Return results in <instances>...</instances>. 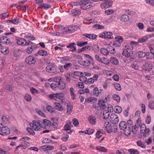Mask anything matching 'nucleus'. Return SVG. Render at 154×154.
<instances>
[{"label": "nucleus", "instance_id": "obj_1", "mask_svg": "<svg viewBox=\"0 0 154 154\" xmlns=\"http://www.w3.org/2000/svg\"><path fill=\"white\" fill-rule=\"evenodd\" d=\"M105 130L108 133H115L117 131V127L115 125H111L109 121H106L104 124Z\"/></svg>", "mask_w": 154, "mask_h": 154}, {"label": "nucleus", "instance_id": "obj_2", "mask_svg": "<svg viewBox=\"0 0 154 154\" xmlns=\"http://www.w3.org/2000/svg\"><path fill=\"white\" fill-rule=\"evenodd\" d=\"M48 97L51 99L56 101L59 99L61 100L62 101L64 100L66 98L65 94L62 93L50 94L48 95Z\"/></svg>", "mask_w": 154, "mask_h": 154}, {"label": "nucleus", "instance_id": "obj_3", "mask_svg": "<svg viewBox=\"0 0 154 154\" xmlns=\"http://www.w3.org/2000/svg\"><path fill=\"white\" fill-rule=\"evenodd\" d=\"M29 125L31 128L35 131H38L42 127H44L42 124V121L39 120L33 121L32 123Z\"/></svg>", "mask_w": 154, "mask_h": 154}, {"label": "nucleus", "instance_id": "obj_4", "mask_svg": "<svg viewBox=\"0 0 154 154\" xmlns=\"http://www.w3.org/2000/svg\"><path fill=\"white\" fill-rule=\"evenodd\" d=\"M99 37L104 39H112L113 38V33L111 32H103L100 33Z\"/></svg>", "mask_w": 154, "mask_h": 154}, {"label": "nucleus", "instance_id": "obj_5", "mask_svg": "<svg viewBox=\"0 0 154 154\" xmlns=\"http://www.w3.org/2000/svg\"><path fill=\"white\" fill-rule=\"evenodd\" d=\"M0 131L2 135H7L10 133V129L6 126H3L2 123H0Z\"/></svg>", "mask_w": 154, "mask_h": 154}, {"label": "nucleus", "instance_id": "obj_6", "mask_svg": "<svg viewBox=\"0 0 154 154\" xmlns=\"http://www.w3.org/2000/svg\"><path fill=\"white\" fill-rule=\"evenodd\" d=\"M91 7L90 0H85L81 2V8L84 10L90 8Z\"/></svg>", "mask_w": 154, "mask_h": 154}, {"label": "nucleus", "instance_id": "obj_7", "mask_svg": "<svg viewBox=\"0 0 154 154\" xmlns=\"http://www.w3.org/2000/svg\"><path fill=\"white\" fill-rule=\"evenodd\" d=\"M46 71L51 73H54L56 72L55 65L53 63H49L48 64L46 68Z\"/></svg>", "mask_w": 154, "mask_h": 154}, {"label": "nucleus", "instance_id": "obj_8", "mask_svg": "<svg viewBox=\"0 0 154 154\" xmlns=\"http://www.w3.org/2000/svg\"><path fill=\"white\" fill-rule=\"evenodd\" d=\"M110 119L111 122L114 124H117L119 121L118 116L114 113L110 115Z\"/></svg>", "mask_w": 154, "mask_h": 154}, {"label": "nucleus", "instance_id": "obj_9", "mask_svg": "<svg viewBox=\"0 0 154 154\" xmlns=\"http://www.w3.org/2000/svg\"><path fill=\"white\" fill-rule=\"evenodd\" d=\"M140 131L141 133H143V136H146V135L149 133L150 130L149 128H147L146 125L144 124H142L140 127Z\"/></svg>", "mask_w": 154, "mask_h": 154}, {"label": "nucleus", "instance_id": "obj_10", "mask_svg": "<svg viewBox=\"0 0 154 154\" xmlns=\"http://www.w3.org/2000/svg\"><path fill=\"white\" fill-rule=\"evenodd\" d=\"M26 61L28 64L32 65L34 64L36 62V60L34 57L29 56L26 58Z\"/></svg>", "mask_w": 154, "mask_h": 154}, {"label": "nucleus", "instance_id": "obj_11", "mask_svg": "<svg viewBox=\"0 0 154 154\" xmlns=\"http://www.w3.org/2000/svg\"><path fill=\"white\" fill-rule=\"evenodd\" d=\"M71 122L70 121H69L68 122L64 127V129L65 131H68L67 133L68 134H71V133L73 131V130H71Z\"/></svg>", "mask_w": 154, "mask_h": 154}, {"label": "nucleus", "instance_id": "obj_12", "mask_svg": "<svg viewBox=\"0 0 154 154\" xmlns=\"http://www.w3.org/2000/svg\"><path fill=\"white\" fill-rule=\"evenodd\" d=\"M30 43H32V42H26V41L25 40V39L23 38H20L17 41V44L18 45H30Z\"/></svg>", "mask_w": 154, "mask_h": 154}, {"label": "nucleus", "instance_id": "obj_13", "mask_svg": "<svg viewBox=\"0 0 154 154\" xmlns=\"http://www.w3.org/2000/svg\"><path fill=\"white\" fill-rule=\"evenodd\" d=\"M152 67L153 65L152 63L150 62H146L143 67V69L145 71H149L152 69Z\"/></svg>", "mask_w": 154, "mask_h": 154}, {"label": "nucleus", "instance_id": "obj_14", "mask_svg": "<svg viewBox=\"0 0 154 154\" xmlns=\"http://www.w3.org/2000/svg\"><path fill=\"white\" fill-rule=\"evenodd\" d=\"M97 99L93 97H89L87 98L85 100V102L94 104L97 103Z\"/></svg>", "mask_w": 154, "mask_h": 154}, {"label": "nucleus", "instance_id": "obj_15", "mask_svg": "<svg viewBox=\"0 0 154 154\" xmlns=\"http://www.w3.org/2000/svg\"><path fill=\"white\" fill-rule=\"evenodd\" d=\"M66 87V83L62 81L57 84V88L60 90L65 89Z\"/></svg>", "mask_w": 154, "mask_h": 154}, {"label": "nucleus", "instance_id": "obj_16", "mask_svg": "<svg viewBox=\"0 0 154 154\" xmlns=\"http://www.w3.org/2000/svg\"><path fill=\"white\" fill-rule=\"evenodd\" d=\"M81 13V11L79 9H75L72 10L70 13L71 15L72 16H77L79 15Z\"/></svg>", "mask_w": 154, "mask_h": 154}, {"label": "nucleus", "instance_id": "obj_17", "mask_svg": "<svg viewBox=\"0 0 154 154\" xmlns=\"http://www.w3.org/2000/svg\"><path fill=\"white\" fill-rule=\"evenodd\" d=\"M119 128L121 130H123L129 126L124 121L121 122L119 124Z\"/></svg>", "mask_w": 154, "mask_h": 154}, {"label": "nucleus", "instance_id": "obj_18", "mask_svg": "<svg viewBox=\"0 0 154 154\" xmlns=\"http://www.w3.org/2000/svg\"><path fill=\"white\" fill-rule=\"evenodd\" d=\"M120 20L122 22H126L128 21L130 19L129 17L126 14H123L120 18Z\"/></svg>", "mask_w": 154, "mask_h": 154}, {"label": "nucleus", "instance_id": "obj_19", "mask_svg": "<svg viewBox=\"0 0 154 154\" xmlns=\"http://www.w3.org/2000/svg\"><path fill=\"white\" fill-rule=\"evenodd\" d=\"M88 120L90 123L92 125H95L96 122V117L91 115L89 116Z\"/></svg>", "mask_w": 154, "mask_h": 154}, {"label": "nucleus", "instance_id": "obj_20", "mask_svg": "<svg viewBox=\"0 0 154 154\" xmlns=\"http://www.w3.org/2000/svg\"><path fill=\"white\" fill-rule=\"evenodd\" d=\"M42 124L44 127H42V128H46V126H50L51 122L48 120L44 119L43 121H42Z\"/></svg>", "mask_w": 154, "mask_h": 154}, {"label": "nucleus", "instance_id": "obj_21", "mask_svg": "<svg viewBox=\"0 0 154 154\" xmlns=\"http://www.w3.org/2000/svg\"><path fill=\"white\" fill-rule=\"evenodd\" d=\"M1 42L3 44H8L10 42V39L6 37H2L1 38Z\"/></svg>", "mask_w": 154, "mask_h": 154}, {"label": "nucleus", "instance_id": "obj_22", "mask_svg": "<svg viewBox=\"0 0 154 154\" xmlns=\"http://www.w3.org/2000/svg\"><path fill=\"white\" fill-rule=\"evenodd\" d=\"M124 134V135L127 136H129L131 133V128L129 126H128V127L123 130Z\"/></svg>", "mask_w": 154, "mask_h": 154}, {"label": "nucleus", "instance_id": "obj_23", "mask_svg": "<svg viewBox=\"0 0 154 154\" xmlns=\"http://www.w3.org/2000/svg\"><path fill=\"white\" fill-rule=\"evenodd\" d=\"M54 104L55 105V108L57 110L60 111H62L63 110V107L60 103L55 102Z\"/></svg>", "mask_w": 154, "mask_h": 154}, {"label": "nucleus", "instance_id": "obj_24", "mask_svg": "<svg viewBox=\"0 0 154 154\" xmlns=\"http://www.w3.org/2000/svg\"><path fill=\"white\" fill-rule=\"evenodd\" d=\"M153 49H151L150 50V52H147L146 54V58L148 59H151L154 57V52L152 51V52L151 50Z\"/></svg>", "mask_w": 154, "mask_h": 154}, {"label": "nucleus", "instance_id": "obj_25", "mask_svg": "<svg viewBox=\"0 0 154 154\" xmlns=\"http://www.w3.org/2000/svg\"><path fill=\"white\" fill-rule=\"evenodd\" d=\"M84 36L87 38L91 39H95L97 37V35L93 34H86L84 35Z\"/></svg>", "mask_w": 154, "mask_h": 154}, {"label": "nucleus", "instance_id": "obj_26", "mask_svg": "<svg viewBox=\"0 0 154 154\" xmlns=\"http://www.w3.org/2000/svg\"><path fill=\"white\" fill-rule=\"evenodd\" d=\"M75 43H72V44H69V45L66 46V47L67 48H70L71 49H72V50H69V51L72 52H74L76 50V49L75 45Z\"/></svg>", "mask_w": 154, "mask_h": 154}, {"label": "nucleus", "instance_id": "obj_27", "mask_svg": "<svg viewBox=\"0 0 154 154\" xmlns=\"http://www.w3.org/2000/svg\"><path fill=\"white\" fill-rule=\"evenodd\" d=\"M109 61L112 64L114 65H117L119 63V60L116 57H111L110 58Z\"/></svg>", "mask_w": 154, "mask_h": 154}, {"label": "nucleus", "instance_id": "obj_28", "mask_svg": "<svg viewBox=\"0 0 154 154\" xmlns=\"http://www.w3.org/2000/svg\"><path fill=\"white\" fill-rule=\"evenodd\" d=\"M20 20L19 18L16 17L13 19L9 20H8V21L9 23H12L14 24H17L20 23Z\"/></svg>", "mask_w": 154, "mask_h": 154}, {"label": "nucleus", "instance_id": "obj_29", "mask_svg": "<svg viewBox=\"0 0 154 154\" xmlns=\"http://www.w3.org/2000/svg\"><path fill=\"white\" fill-rule=\"evenodd\" d=\"M73 109L72 106L71 105L70 103H68L66 106V113L68 114H70L72 111Z\"/></svg>", "mask_w": 154, "mask_h": 154}, {"label": "nucleus", "instance_id": "obj_30", "mask_svg": "<svg viewBox=\"0 0 154 154\" xmlns=\"http://www.w3.org/2000/svg\"><path fill=\"white\" fill-rule=\"evenodd\" d=\"M35 48V46L33 45H31L27 48L26 50V52L28 54H30Z\"/></svg>", "mask_w": 154, "mask_h": 154}, {"label": "nucleus", "instance_id": "obj_31", "mask_svg": "<svg viewBox=\"0 0 154 154\" xmlns=\"http://www.w3.org/2000/svg\"><path fill=\"white\" fill-rule=\"evenodd\" d=\"M99 91H100V92H99L98 89L97 87L94 88L93 91V94L96 96H98L99 95V94L101 92H102L103 91L102 89H100Z\"/></svg>", "mask_w": 154, "mask_h": 154}, {"label": "nucleus", "instance_id": "obj_32", "mask_svg": "<svg viewBox=\"0 0 154 154\" xmlns=\"http://www.w3.org/2000/svg\"><path fill=\"white\" fill-rule=\"evenodd\" d=\"M51 7L50 5L46 4H41L38 5L39 8H41L45 10H47L50 8Z\"/></svg>", "mask_w": 154, "mask_h": 154}, {"label": "nucleus", "instance_id": "obj_33", "mask_svg": "<svg viewBox=\"0 0 154 154\" xmlns=\"http://www.w3.org/2000/svg\"><path fill=\"white\" fill-rule=\"evenodd\" d=\"M84 56L88 60V61L89 62L90 61V63L92 64H93V63H94V61L93 59L91 56L89 54H84Z\"/></svg>", "mask_w": 154, "mask_h": 154}, {"label": "nucleus", "instance_id": "obj_34", "mask_svg": "<svg viewBox=\"0 0 154 154\" xmlns=\"http://www.w3.org/2000/svg\"><path fill=\"white\" fill-rule=\"evenodd\" d=\"M100 52L102 54L105 56H107L109 54V51L104 48H101L100 50Z\"/></svg>", "mask_w": 154, "mask_h": 154}, {"label": "nucleus", "instance_id": "obj_35", "mask_svg": "<svg viewBox=\"0 0 154 154\" xmlns=\"http://www.w3.org/2000/svg\"><path fill=\"white\" fill-rule=\"evenodd\" d=\"M128 152L130 154H139L140 152L137 149H128Z\"/></svg>", "mask_w": 154, "mask_h": 154}, {"label": "nucleus", "instance_id": "obj_36", "mask_svg": "<svg viewBox=\"0 0 154 154\" xmlns=\"http://www.w3.org/2000/svg\"><path fill=\"white\" fill-rule=\"evenodd\" d=\"M98 105L101 109H104L106 108L105 102L103 100H100L98 101Z\"/></svg>", "mask_w": 154, "mask_h": 154}, {"label": "nucleus", "instance_id": "obj_37", "mask_svg": "<svg viewBox=\"0 0 154 154\" xmlns=\"http://www.w3.org/2000/svg\"><path fill=\"white\" fill-rule=\"evenodd\" d=\"M79 63L82 65L86 66H89L90 65V61L88 62L85 60L80 61L79 62Z\"/></svg>", "mask_w": 154, "mask_h": 154}, {"label": "nucleus", "instance_id": "obj_38", "mask_svg": "<svg viewBox=\"0 0 154 154\" xmlns=\"http://www.w3.org/2000/svg\"><path fill=\"white\" fill-rule=\"evenodd\" d=\"M2 123L4 124H6L9 122V119L5 116H2L1 117Z\"/></svg>", "mask_w": 154, "mask_h": 154}, {"label": "nucleus", "instance_id": "obj_39", "mask_svg": "<svg viewBox=\"0 0 154 154\" xmlns=\"http://www.w3.org/2000/svg\"><path fill=\"white\" fill-rule=\"evenodd\" d=\"M114 111L117 113H120L122 111V108L118 106H116L114 108Z\"/></svg>", "mask_w": 154, "mask_h": 154}, {"label": "nucleus", "instance_id": "obj_40", "mask_svg": "<svg viewBox=\"0 0 154 154\" xmlns=\"http://www.w3.org/2000/svg\"><path fill=\"white\" fill-rule=\"evenodd\" d=\"M101 62L106 65L109 64L110 63L109 60L107 58L105 57L101 58Z\"/></svg>", "mask_w": 154, "mask_h": 154}, {"label": "nucleus", "instance_id": "obj_41", "mask_svg": "<svg viewBox=\"0 0 154 154\" xmlns=\"http://www.w3.org/2000/svg\"><path fill=\"white\" fill-rule=\"evenodd\" d=\"M127 49H124L122 53V54L125 57H128L129 56V53L130 51V49L128 48H127Z\"/></svg>", "mask_w": 154, "mask_h": 154}, {"label": "nucleus", "instance_id": "obj_42", "mask_svg": "<svg viewBox=\"0 0 154 154\" xmlns=\"http://www.w3.org/2000/svg\"><path fill=\"white\" fill-rule=\"evenodd\" d=\"M35 111L40 116L45 118L46 117V116L44 112L40 109L38 108L35 109Z\"/></svg>", "mask_w": 154, "mask_h": 154}, {"label": "nucleus", "instance_id": "obj_43", "mask_svg": "<svg viewBox=\"0 0 154 154\" xmlns=\"http://www.w3.org/2000/svg\"><path fill=\"white\" fill-rule=\"evenodd\" d=\"M83 22L85 23H94V21L93 20H92L91 19L85 18L84 19Z\"/></svg>", "mask_w": 154, "mask_h": 154}, {"label": "nucleus", "instance_id": "obj_44", "mask_svg": "<svg viewBox=\"0 0 154 154\" xmlns=\"http://www.w3.org/2000/svg\"><path fill=\"white\" fill-rule=\"evenodd\" d=\"M21 53L22 52L20 49H16L14 52V55L16 57H19Z\"/></svg>", "mask_w": 154, "mask_h": 154}, {"label": "nucleus", "instance_id": "obj_45", "mask_svg": "<svg viewBox=\"0 0 154 154\" xmlns=\"http://www.w3.org/2000/svg\"><path fill=\"white\" fill-rule=\"evenodd\" d=\"M147 38V36L139 38L138 40V42L140 43L146 42L148 40Z\"/></svg>", "mask_w": 154, "mask_h": 154}, {"label": "nucleus", "instance_id": "obj_46", "mask_svg": "<svg viewBox=\"0 0 154 154\" xmlns=\"http://www.w3.org/2000/svg\"><path fill=\"white\" fill-rule=\"evenodd\" d=\"M110 115L109 112L107 110H105L103 113V118L105 119L108 118Z\"/></svg>", "mask_w": 154, "mask_h": 154}, {"label": "nucleus", "instance_id": "obj_47", "mask_svg": "<svg viewBox=\"0 0 154 154\" xmlns=\"http://www.w3.org/2000/svg\"><path fill=\"white\" fill-rule=\"evenodd\" d=\"M24 99L27 101L29 102H30L32 99L31 96L28 94H26L24 96Z\"/></svg>", "mask_w": 154, "mask_h": 154}, {"label": "nucleus", "instance_id": "obj_48", "mask_svg": "<svg viewBox=\"0 0 154 154\" xmlns=\"http://www.w3.org/2000/svg\"><path fill=\"white\" fill-rule=\"evenodd\" d=\"M1 52L4 54H7L8 53L9 51L8 48L3 47L1 48Z\"/></svg>", "mask_w": 154, "mask_h": 154}, {"label": "nucleus", "instance_id": "obj_49", "mask_svg": "<svg viewBox=\"0 0 154 154\" xmlns=\"http://www.w3.org/2000/svg\"><path fill=\"white\" fill-rule=\"evenodd\" d=\"M9 16V14L8 12H5L0 14V19H5L7 18Z\"/></svg>", "mask_w": 154, "mask_h": 154}, {"label": "nucleus", "instance_id": "obj_50", "mask_svg": "<svg viewBox=\"0 0 154 154\" xmlns=\"http://www.w3.org/2000/svg\"><path fill=\"white\" fill-rule=\"evenodd\" d=\"M60 32L61 34H64L66 32L69 33V27H63V28H61Z\"/></svg>", "mask_w": 154, "mask_h": 154}, {"label": "nucleus", "instance_id": "obj_51", "mask_svg": "<svg viewBox=\"0 0 154 154\" xmlns=\"http://www.w3.org/2000/svg\"><path fill=\"white\" fill-rule=\"evenodd\" d=\"M112 98L118 103L120 102V98L119 95L117 94H114L112 96Z\"/></svg>", "mask_w": 154, "mask_h": 154}, {"label": "nucleus", "instance_id": "obj_52", "mask_svg": "<svg viewBox=\"0 0 154 154\" xmlns=\"http://www.w3.org/2000/svg\"><path fill=\"white\" fill-rule=\"evenodd\" d=\"M65 76L66 81L68 83H69L71 80L70 74L69 73H66L65 74Z\"/></svg>", "mask_w": 154, "mask_h": 154}, {"label": "nucleus", "instance_id": "obj_53", "mask_svg": "<svg viewBox=\"0 0 154 154\" xmlns=\"http://www.w3.org/2000/svg\"><path fill=\"white\" fill-rule=\"evenodd\" d=\"M24 37L28 39L31 40H33L35 39V38L34 36L31 34H27L25 35Z\"/></svg>", "mask_w": 154, "mask_h": 154}, {"label": "nucleus", "instance_id": "obj_54", "mask_svg": "<svg viewBox=\"0 0 154 154\" xmlns=\"http://www.w3.org/2000/svg\"><path fill=\"white\" fill-rule=\"evenodd\" d=\"M93 27L97 29H103L104 28V26L97 24H95Z\"/></svg>", "mask_w": 154, "mask_h": 154}, {"label": "nucleus", "instance_id": "obj_55", "mask_svg": "<svg viewBox=\"0 0 154 154\" xmlns=\"http://www.w3.org/2000/svg\"><path fill=\"white\" fill-rule=\"evenodd\" d=\"M137 143L138 146L142 148H145L146 146L145 144L142 141L140 140H138L137 141Z\"/></svg>", "mask_w": 154, "mask_h": 154}, {"label": "nucleus", "instance_id": "obj_56", "mask_svg": "<svg viewBox=\"0 0 154 154\" xmlns=\"http://www.w3.org/2000/svg\"><path fill=\"white\" fill-rule=\"evenodd\" d=\"M54 78V81L56 82L59 83L63 80V78L60 76H56Z\"/></svg>", "mask_w": 154, "mask_h": 154}, {"label": "nucleus", "instance_id": "obj_57", "mask_svg": "<svg viewBox=\"0 0 154 154\" xmlns=\"http://www.w3.org/2000/svg\"><path fill=\"white\" fill-rule=\"evenodd\" d=\"M30 91L32 94L34 95L38 94L39 93V92L38 90L33 87H32L30 88Z\"/></svg>", "mask_w": 154, "mask_h": 154}, {"label": "nucleus", "instance_id": "obj_58", "mask_svg": "<svg viewBox=\"0 0 154 154\" xmlns=\"http://www.w3.org/2000/svg\"><path fill=\"white\" fill-rule=\"evenodd\" d=\"M96 149L100 151L103 152H106L107 151V149L105 147L99 146L96 147Z\"/></svg>", "mask_w": 154, "mask_h": 154}, {"label": "nucleus", "instance_id": "obj_59", "mask_svg": "<svg viewBox=\"0 0 154 154\" xmlns=\"http://www.w3.org/2000/svg\"><path fill=\"white\" fill-rule=\"evenodd\" d=\"M94 132V130L93 129L89 128L86 131L85 134L89 135L92 134Z\"/></svg>", "mask_w": 154, "mask_h": 154}, {"label": "nucleus", "instance_id": "obj_60", "mask_svg": "<svg viewBox=\"0 0 154 154\" xmlns=\"http://www.w3.org/2000/svg\"><path fill=\"white\" fill-rule=\"evenodd\" d=\"M38 54L42 56H45L47 55V52L44 50H41L38 52Z\"/></svg>", "mask_w": 154, "mask_h": 154}, {"label": "nucleus", "instance_id": "obj_61", "mask_svg": "<svg viewBox=\"0 0 154 154\" xmlns=\"http://www.w3.org/2000/svg\"><path fill=\"white\" fill-rule=\"evenodd\" d=\"M115 88L117 90L120 91L122 89V88L121 85L117 83H115L114 85Z\"/></svg>", "mask_w": 154, "mask_h": 154}, {"label": "nucleus", "instance_id": "obj_62", "mask_svg": "<svg viewBox=\"0 0 154 154\" xmlns=\"http://www.w3.org/2000/svg\"><path fill=\"white\" fill-rule=\"evenodd\" d=\"M79 80L82 82H85L87 81V79L85 76L82 75L80 77Z\"/></svg>", "mask_w": 154, "mask_h": 154}, {"label": "nucleus", "instance_id": "obj_63", "mask_svg": "<svg viewBox=\"0 0 154 154\" xmlns=\"http://www.w3.org/2000/svg\"><path fill=\"white\" fill-rule=\"evenodd\" d=\"M47 110L50 112L52 113L54 111V108L50 105H48L46 107Z\"/></svg>", "mask_w": 154, "mask_h": 154}, {"label": "nucleus", "instance_id": "obj_64", "mask_svg": "<svg viewBox=\"0 0 154 154\" xmlns=\"http://www.w3.org/2000/svg\"><path fill=\"white\" fill-rule=\"evenodd\" d=\"M149 107L151 109H154V101H153L151 100L149 102Z\"/></svg>", "mask_w": 154, "mask_h": 154}]
</instances>
